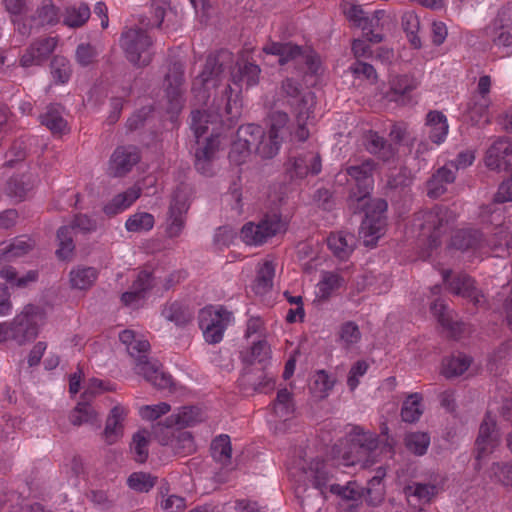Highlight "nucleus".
Segmentation results:
<instances>
[{
	"label": "nucleus",
	"instance_id": "20",
	"mask_svg": "<svg viewBox=\"0 0 512 512\" xmlns=\"http://www.w3.org/2000/svg\"><path fill=\"white\" fill-rule=\"evenodd\" d=\"M491 212V220L490 224L495 225V233L491 239L488 240V245L491 247V250L494 252L503 251L508 252L509 248L512 246V234L509 231L508 227L503 225L504 216L501 212H497L496 210L491 211L484 210L483 213Z\"/></svg>",
	"mask_w": 512,
	"mask_h": 512
},
{
	"label": "nucleus",
	"instance_id": "23",
	"mask_svg": "<svg viewBox=\"0 0 512 512\" xmlns=\"http://www.w3.org/2000/svg\"><path fill=\"white\" fill-rule=\"evenodd\" d=\"M126 415L127 410L121 405H116L111 409L103 432L107 444H114L123 436V421Z\"/></svg>",
	"mask_w": 512,
	"mask_h": 512
},
{
	"label": "nucleus",
	"instance_id": "57",
	"mask_svg": "<svg viewBox=\"0 0 512 512\" xmlns=\"http://www.w3.org/2000/svg\"><path fill=\"white\" fill-rule=\"evenodd\" d=\"M329 490L332 494L338 495L344 500L358 501L363 496V489L356 482H348L345 486L331 484Z\"/></svg>",
	"mask_w": 512,
	"mask_h": 512
},
{
	"label": "nucleus",
	"instance_id": "13",
	"mask_svg": "<svg viewBox=\"0 0 512 512\" xmlns=\"http://www.w3.org/2000/svg\"><path fill=\"white\" fill-rule=\"evenodd\" d=\"M442 280L447 289L458 296L472 302L474 306H480L485 302L484 295L475 286L472 277L465 273L454 274L451 270H441Z\"/></svg>",
	"mask_w": 512,
	"mask_h": 512
},
{
	"label": "nucleus",
	"instance_id": "31",
	"mask_svg": "<svg viewBox=\"0 0 512 512\" xmlns=\"http://www.w3.org/2000/svg\"><path fill=\"white\" fill-rule=\"evenodd\" d=\"M490 105V98L477 97L473 95L467 103L466 108L467 115L471 122L475 125L488 123Z\"/></svg>",
	"mask_w": 512,
	"mask_h": 512
},
{
	"label": "nucleus",
	"instance_id": "1",
	"mask_svg": "<svg viewBox=\"0 0 512 512\" xmlns=\"http://www.w3.org/2000/svg\"><path fill=\"white\" fill-rule=\"evenodd\" d=\"M370 193L351 188L347 197V207L351 214L365 212L359 228V238L367 247H374L381 237V230L384 228V200L376 199L369 201Z\"/></svg>",
	"mask_w": 512,
	"mask_h": 512
},
{
	"label": "nucleus",
	"instance_id": "30",
	"mask_svg": "<svg viewBox=\"0 0 512 512\" xmlns=\"http://www.w3.org/2000/svg\"><path fill=\"white\" fill-rule=\"evenodd\" d=\"M389 85L390 91L386 93V98L389 97L391 101H399V99L402 98V102L404 103V98L417 87V82L413 76L403 74L392 76Z\"/></svg>",
	"mask_w": 512,
	"mask_h": 512
},
{
	"label": "nucleus",
	"instance_id": "38",
	"mask_svg": "<svg viewBox=\"0 0 512 512\" xmlns=\"http://www.w3.org/2000/svg\"><path fill=\"white\" fill-rule=\"evenodd\" d=\"M282 141L276 134L271 135L264 132V136L255 147L254 153L261 159H272L278 154Z\"/></svg>",
	"mask_w": 512,
	"mask_h": 512
},
{
	"label": "nucleus",
	"instance_id": "28",
	"mask_svg": "<svg viewBox=\"0 0 512 512\" xmlns=\"http://www.w3.org/2000/svg\"><path fill=\"white\" fill-rule=\"evenodd\" d=\"M426 125L429 127V138L433 143L440 145L446 140L449 124L442 112L430 111L426 116Z\"/></svg>",
	"mask_w": 512,
	"mask_h": 512
},
{
	"label": "nucleus",
	"instance_id": "14",
	"mask_svg": "<svg viewBox=\"0 0 512 512\" xmlns=\"http://www.w3.org/2000/svg\"><path fill=\"white\" fill-rule=\"evenodd\" d=\"M233 63V54L226 49H220L215 53L209 54L203 71L196 78V83L200 85L212 83V86L216 87L223 73L227 69H231Z\"/></svg>",
	"mask_w": 512,
	"mask_h": 512
},
{
	"label": "nucleus",
	"instance_id": "47",
	"mask_svg": "<svg viewBox=\"0 0 512 512\" xmlns=\"http://www.w3.org/2000/svg\"><path fill=\"white\" fill-rule=\"evenodd\" d=\"M263 136L264 130L257 124L241 125L237 130V137L253 151Z\"/></svg>",
	"mask_w": 512,
	"mask_h": 512
},
{
	"label": "nucleus",
	"instance_id": "3",
	"mask_svg": "<svg viewBox=\"0 0 512 512\" xmlns=\"http://www.w3.org/2000/svg\"><path fill=\"white\" fill-rule=\"evenodd\" d=\"M455 214L443 205H435L428 210L415 213L413 230H418V238L425 246L423 258L431 257L432 251L441 245L442 236L451 228Z\"/></svg>",
	"mask_w": 512,
	"mask_h": 512
},
{
	"label": "nucleus",
	"instance_id": "60",
	"mask_svg": "<svg viewBox=\"0 0 512 512\" xmlns=\"http://www.w3.org/2000/svg\"><path fill=\"white\" fill-rule=\"evenodd\" d=\"M0 276L9 283H15L17 287H25L28 283L36 281L38 273L36 271H29L23 277L17 278L16 270L7 266L1 269Z\"/></svg>",
	"mask_w": 512,
	"mask_h": 512
},
{
	"label": "nucleus",
	"instance_id": "8",
	"mask_svg": "<svg viewBox=\"0 0 512 512\" xmlns=\"http://www.w3.org/2000/svg\"><path fill=\"white\" fill-rule=\"evenodd\" d=\"M283 167L285 180L292 184H299L308 175H318L321 172L322 160L320 154L307 152L289 157Z\"/></svg>",
	"mask_w": 512,
	"mask_h": 512
},
{
	"label": "nucleus",
	"instance_id": "39",
	"mask_svg": "<svg viewBox=\"0 0 512 512\" xmlns=\"http://www.w3.org/2000/svg\"><path fill=\"white\" fill-rule=\"evenodd\" d=\"M73 227L62 226L57 231L58 249L56 255L61 260H66L71 257L75 249L73 241Z\"/></svg>",
	"mask_w": 512,
	"mask_h": 512
},
{
	"label": "nucleus",
	"instance_id": "9",
	"mask_svg": "<svg viewBox=\"0 0 512 512\" xmlns=\"http://www.w3.org/2000/svg\"><path fill=\"white\" fill-rule=\"evenodd\" d=\"M285 226L280 214H267L257 225L246 223L241 229V238L248 245H260L284 231Z\"/></svg>",
	"mask_w": 512,
	"mask_h": 512
},
{
	"label": "nucleus",
	"instance_id": "12",
	"mask_svg": "<svg viewBox=\"0 0 512 512\" xmlns=\"http://www.w3.org/2000/svg\"><path fill=\"white\" fill-rule=\"evenodd\" d=\"M262 51L266 54L279 56V64L284 65L289 61H296L298 64L304 63L307 67L306 73L315 74L318 69V63L314 56L305 54L301 46L288 43L271 42L266 44Z\"/></svg>",
	"mask_w": 512,
	"mask_h": 512
},
{
	"label": "nucleus",
	"instance_id": "32",
	"mask_svg": "<svg viewBox=\"0 0 512 512\" xmlns=\"http://www.w3.org/2000/svg\"><path fill=\"white\" fill-rule=\"evenodd\" d=\"M472 359L464 354L446 357L442 361L441 374L447 378H454L462 375L471 365Z\"/></svg>",
	"mask_w": 512,
	"mask_h": 512
},
{
	"label": "nucleus",
	"instance_id": "26",
	"mask_svg": "<svg viewBox=\"0 0 512 512\" xmlns=\"http://www.w3.org/2000/svg\"><path fill=\"white\" fill-rule=\"evenodd\" d=\"M214 112L215 115L213 114V112H209L208 110L195 109L191 112L190 128L197 139H199L201 136L207 133L208 124L212 122V118L217 116L220 117L223 122L227 123L228 128H231L229 126V122L227 121L224 111L220 112L219 105L215 106Z\"/></svg>",
	"mask_w": 512,
	"mask_h": 512
},
{
	"label": "nucleus",
	"instance_id": "56",
	"mask_svg": "<svg viewBox=\"0 0 512 512\" xmlns=\"http://www.w3.org/2000/svg\"><path fill=\"white\" fill-rule=\"evenodd\" d=\"M200 328L207 343L217 344L223 339L226 322H200Z\"/></svg>",
	"mask_w": 512,
	"mask_h": 512
},
{
	"label": "nucleus",
	"instance_id": "58",
	"mask_svg": "<svg viewBox=\"0 0 512 512\" xmlns=\"http://www.w3.org/2000/svg\"><path fill=\"white\" fill-rule=\"evenodd\" d=\"M383 477L384 472H382V475H376L368 481L366 500L373 506L381 504L384 499V486H382Z\"/></svg>",
	"mask_w": 512,
	"mask_h": 512
},
{
	"label": "nucleus",
	"instance_id": "36",
	"mask_svg": "<svg viewBox=\"0 0 512 512\" xmlns=\"http://www.w3.org/2000/svg\"><path fill=\"white\" fill-rule=\"evenodd\" d=\"M212 458L223 466H227L231 461L232 447L230 437L226 434L216 437L210 446Z\"/></svg>",
	"mask_w": 512,
	"mask_h": 512
},
{
	"label": "nucleus",
	"instance_id": "42",
	"mask_svg": "<svg viewBox=\"0 0 512 512\" xmlns=\"http://www.w3.org/2000/svg\"><path fill=\"white\" fill-rule=\"evenodd\" d=\"M158 482V477L147 472H134L127 479L130 489L139 492H149Z\"/></svg>",
	"mask_w": 512,
	"mask_h": 512
},
{
	"label": "nucleus",
	"instance_id": "24",
	"mask_svg": "<svg viewBox=\"0 0 512 512\" xmlns=\"http://www.w3.org/2000/svg\"><path fill=\"white\" fill-rule=\"evenodd\" d=\"M375 163L373 160H366L360 165L349 166L347 174L355 181V189L365 193H371L373 184V171Z\"/></svg>",
	"mask_w": 512,
	"mask_h": 512
},
{
	"label": "nucleus",
	"instance_id": "34",
	"mask_svg": "<svg viewBox=\"0 0 512 512\" xmlns=\"http://www.w3.org/2000/svg\"><path fill=\"white\" fill-rule=\"evenodd\" d=\"M36 27L55 25L58 22V8L52 0H43L34 15L30 17Z\"/></svg>",
	"mask_w": 512,
	"mask_h": 512
},
{
	"label": "nucleus",
	"instance_id": "15",
	"mask_svg": "<svg viewBox=\"0 0 512 512\" xmlns=\"http://www.w3.org/2000/svg\"><path fill=\"white\" fill-rule=\"evenodd\" d=\"M499 443L494 418L487 414L479 428L476 439V468L480 469L481 462L491 454Z\"/></svg>",
	"mask_w": 512,
	"mask_h": 512
},
{
	"label": "nucleus",
	"instance_id": "4",
	"mask_svg": "<svg viewBox=\"0 0 512 512\" xmlns=\"http://www.w3.org/2000/svg\"><path fill=\"white\" fill-rule=\"evenodd\" d=\"M120 341L126 345L129 355L135 358L136 373L143 375L146 381L159 390L171 389L172 376L161 370L162 365L157 361H151L146 353L150 349V343L145 339H136L133 330H123L119 334Z\"/></svg>",
	"mask_w": 512,
	"mask_h": 512
},
{
	"label": "nucleus",
	"instance_id": "6",
	"mask_svg": "<svg viewBox=\"0 0 512 512\" xmlns=\"http://www.w3.org/2000/svg\"><path fill=\"white\" fill-rule=\"evenodd\" d=\"M120 46L124 50L127 60L137 67H145L152 60L149 49L152 40L142 28H129L120 38Z\"/></svg>",
	"mask_w": 512,
	"mask_h": 512
},
{
	"label": "nucleus",
	"instance_id": "29",
	"mask_svg": "<svg viewBox=\"0 0 512 512\" xmlns=\"http://www.w3.org/2000/svg\"><path fill=\"white\" fill-rule=\"evenodd\" d=\"M188 204L184 198L175 195L169 207V223L167 233L169 237H176L180 234L184 227L183 214L188 210Z\"/></svg>",
	"mask_w": 512,
	"mask_h": 512
},
{
	"label": "nucleus",
	"instance_id": "44",
	"mask_svg": "<svg viewBox=\"0 0 512 512\" xmlns=\"http://www.w3.org/2000/svg\"><path fill=\"white\" fill-rule=\"evenodd\" d=\"M90 17V8L87 4H80L78 7H68L64 16V24L71 28L83 26Z\"/></svg>",
	"mask_w": 512,
	"mask_h": 512
},
{
	"label": "nucleus",
	"instance_id": "33",
	"mask_svg": "<svg viewBox=\"0 0 512 512\" xmlns=\"http://www.w3.org/2000/svg\"><path fill=\"white\" fill-rule=\"evenodd\" d=\"M202 421L200 409L197 407H182L177 414L170 415L165 419L164 427L172 428L175 425L180 427L192 426Z\"/></svg>",
	"mask_w": 512,
	"mask_h": 512
},
{
	"label": "nucleus",
	"instance_id": "45",
	"mask_svg": "<svg viewBox=\"0 0 512 512\" xmlns=\"http://www.w3.org/2000/svg\"><path fill=\"white\" fill-rule=\"evenodd\" d=\"M402 27L407 34L409 42L414 48H420L421 40L418 36L420 21L416 13L408 11L402 16Z\"/></svg>",
	"mask_w": 512,
	"mask_h": 512
},
{
	"label": "nucleus",
	"instance_id": "53",
	"mask_svg": "<svg viewBox=\"0 0 512 512\" xmlns=\"http://www.w3.org/2000/svg\"><path fill=\"white\" fill-rule=\"evenodd\" d=\"M33 246V241L25 238H15L11 242H6L5 256L7 261L27 254L33 249Z\"/></svg>",
	"mask_w": 512,
	"mask_h": 512
},
{
	"label": "nucleus",
	"instance_id": "21",
	"mask_svg": "<svg viewBox=\"0 0 512 512\" xmlns=\"http://www.w3.org/2000/svg\"><path fill=\"white\" fill-rule=\"evenodd\" d=\"M512 155V140L500 137L488 148L485 164L491 170H500L507 165V157Z\"/></svg>",
	"mask_w": 512,
	"mask_h": 512
},
{
	"label": "nucleus",
	"instance_id": "62",
	"mask_svg": "<svg viewBox=\"0 0 512 512\" xmlns=\"http://www.w3.org/2000/svg\"><path fill=\"white\" fill-rule=\"evenodd\" d=\"M55 38L48 37L41 40H37L30 45V49L37 57V60L42 63L46 60L56 47Z\"/></svg>",
	"mask_w": 512,
	"mask_h": 512
},
{
	"label": "nucleus",
	"instance_id": "11",
	"mask_svg": "<svg viewBox=\"0 0 512 512\" xmlns=\"http://www.w3.org/2000/svg\"><path fill=\"white\" fill-rule=\"evenodd\" d=\"M486 32L501 57L512 55V8L503 7Z\"/></svg>",
	"mask_w": 512,
	"mask_h": 512
},
{
	"label": "nucleus",
	"instance_id": "2",
	"mask_svg": "<svg viewBox=\"0 0 512 512\" xmlns=\"http://www.w3.org/2000/svg\"><path fill=\"white\" fill-rule=\"evenodd\" d=\"M378 445L379 441L376 435L364 432L359 426H354L347 434L345 442L333 447L332 454L339 460V465L360 464L362 468H366L376 463Z\"/></svg>",
	"mask_w": 512,
	"mask_h": 512
},
{
	"label": "nucleus",
	"instance_id": "41",
	"mask_svg": "<svg viewBox=\"0 0 512 512\" xmlns=\"http://www.w3.org/2000/svg\"><path fill=\"white\" fill-rule=\"evenodd\" d=\"M40 119L41 123L54 134L63 133L67 127V122L58 106H49Z\"/></svg>",
	"mask_w": 512,
	"mask_h": 512
},
{
	"label": "nucleus",
	"instance_id": "25",
	"mask_svg": "<svg viewBox=\"0 0 512 512\" xmlns=\"http://www.w3.org/2000/svg\"><path fill=\"white\" fill-rule=\"evenodd\" d=\"M455 178V171L449 165L439 168L427 181V195L430 198L440 197L446 192L447 185L453 183Z\"/></svg>",
	"mask_w": 512,
	"mask_h": 512
},
{
	"label": "nucleus",
	"instance_id": "16",
	"mask_svg": "<svg viewBox=\"0 0 512 512\" xmlns=\"http://www.w3.org/2000/svg\"><path fill=\"white\" fill-rule=\"evenodd\" d=\"M414 137L408 132L405 123H395L389 133V139H386V164L389 157L400 159L411 153Z\"/></svg>",
	"mask_w": 512,
	"mask_h": 512
},
{
	"label": "nucleus",
	"instance_id": "5",
	"mask_svg": "<svg viewBox=\"0 0 512 512\" xmlns=\"http://www.w3.org/2000/svg\"><path fill=\"white\" fill-rule=\"evenodd\" d=\"M260 72V67L250 62L237 63L236 67L231 70L233 86L230 84L226 86L221 99V101H225L224 113L230 127L235 126L242 116L243 86L249 88L256 85L259 82Z\"/></svg>",
	"mask_w": 512,
	"mask_h": 512
},
{
	"label": "nucleus",
	"instance_id": "50",
	"mask_svg": "<svg viewBox=\"0 0 512 512\" xmlns=\"http://www.w3.org/2000/svg\"><path fill=\"white\" fill-rule=\"evenodd\" d=\"M96 417L97 413L90 404L80 402L72 410L69 419L73 425L80 426L84 423H93Z\"/></svg>",
	"mask_w": 512,
	"mask_h": 512
},
{
	"label": "nucleus",
	"instance_id": "49",
	"mask_svg": "<svg viewBox=\"0 0 512 512\" xmlns=\"http://www.w3.org/2000/svg\"><path fill=\"white\" fill-rule=\"evenodd\" d=\"M406 497L410 502L416 499L421 503H428L436 494V486L431 484L415 483L405 489Z\"/></svg>",
	"mask_w": 512,
	"mask_h": 512
},
{
	"label": "nucleus",
	"instance_id": "19",
	"mask_svg": "<svg viewBox=\"0 0 512 512\" xmlns=\"http://www.w3.org/2000/svg\"><path fill=\"white\" fill-rule=\"evenodd\" d=\"M140 160L134 147H118L111 156L109 174L113 177H122L131 171Z\"/></svg>",
	"mask_w": 512,
	"mask_h": 512
},
{
	"label": "nucleus",
	"instance_id": "7",
	"mask_svg": "<svg viewBox=\"0 0 512 512\" xmlns=\"http://www.w3.org/2000/svg\"><path fill=\"white\" fill-rule=\"evenodd\" d=\"M347 19L362 29L365 38L371 43H380L383 40V28L379 21L384 16L382 10H376L370 18L361 5L347 3L343 8Z\"/></svg>",
	"mask_w": 512,
	"mask_h": 512
},
{
	"label": "nucleus",
	"instance_id": "55",
	"mask_svg": "<svg viewBox=\"0 0 512 512\" xmlns=\"http://www.w3.org/2000/svg\"><path fill=\"white\" fill-rule=\"evenodd\" d=\"M301 506L308 512H317L326 499L325 492H315L310 488H305L303 494L299 496Z\"/></svg>",
	"mask_w": 512,
	"mask_h": 512
},
{
	"label": "nucleus",
	"instance_id": "40",
	"mask_svg": "<svg viewBox=\"0 0 512 512\" xmlns=\"http://www.w3.org/2000/svg\"><path fill=\"white\" fill-rule=\"evenodd\" d=\"M407 450L414 455L422 456L427 452L430 445V436L426 432H409L404 437Z\"/></svg>",
	"mask_w": 512,
	"mask_h": 512
},
{
	"label": "nucleus",
	"instance_id": "10",
	"mask_svg": "<svg viewBox=\"0 0 512 512\" xmlns=\"http://www.w3.org/2000/svg\"><path fill=\"white\" fill-rule=\"evenodd\" d=\"M184 66L180 62L169 65L163 87L167 99V111L178 114L184 105Z\"/></svg>",
	"mask_w": 512,
	"mask_h": 512
},
{
	"label": "nucleus",
	"instance_id": "27",
	"mask_svg": "<svg viewBox=\"0 0 512 512\" xmlns=\"http://www.w3.org/2000/svg\"><path fill=\"white\" fill-rule=\"evenodd\" d=\"M451 247L461 251L480 250L483 246L482 234L474 229H459L451 238Z\"/></svg>",
	"mask_w": 512,
	"mask_h": 512
},
{
	"label": "nucleus",
	"instance_id": "43",
	"mask_svg": "<svg viewBox=\"0 0 512 512\" xmlns=\"http://www.w3.org/2000/svg\"><path fill=\"white\" fill-rule=\"evenodd\" d=\"M316 96L313 92L304 94L295 104V116L297 123L307 124L313 115Z\"/></svg>",
	"mask_w": 512,
	"mask_h": 512
},
{
	"label": "nucleus",
	"instance_id": "54",
	"mask_svg": "<svg viewBox=\"0 0 512 512\" xmlns=\"http://www.w3.org/2000/svg\"><path fill=\"white\" fill-rule=\"evenodd\" d=\"M289 116L287 113L282 111H273L269 114V130L267 133L274 135L280 139H284L285 134L288 131Z\"/></svg>",
	"mask_w": 512,
	"mask_h": 512
},
{
	"label": "nucleus",
	"instance_id": "63",
	"mask_svg": "<svg viewBox=\"0 0 512 512\" xmlns=\"http://www.w3.org/2000/svg\"><path fill=\"white\" fill-rule=\"evenodd\" d=\"M343 278L336 273L327 272L323 279L318 284L320 298L327 300L331 291L339 288L342 285Z\"/></svg>",
	"mask_w": 512,
	"mask_h": 512
},
{
	"label": "nucleus",
	"instance_id": "37",
	"mask_svg": "<svg viewBox=\"0 0 512 512\" xmlns=\"http://www.w3.org/2000/svg\"><path fill=\"white\" fill-rule=\"evenodd\" d=\"M98 277L93 267H78L70 272V283L73 288L85 290L90 288Z\"/></svg>",
	"mask_w": 512,
	"mask_h": 512
},
{
	"label": "nucleus",
	"instance_id": "52",
	"mask_svg": "<svg viewBox=\"0 0 512 512\" xmlns=\"http://www.w3.org/2000/svg\"><path fill=\"white\" fill-rule=\"evenodd\" d=\"M149 437L146 430L138 431L133 435L131 450L134 452V459L138 463H144L148 458Z\"/></svg>",
	"mask_w": 512,
	"mask_h": 512
},
{
	"label": "nucleus",
	"instance_id": "46",
	"mask_svg": "<svg viewBox=\"0 0 512 512\" xmlns=\"http://www.w3.org/2000/svg\"><path fill=\"white\" fill-rule=\"evenodd\" d=\"M421 400L422 397L418 393L408 396L401 409V417L403 421L413 423L420 418L422 415Z\"/></svg>",
	"mask_w": 512,
	"mask_h": 512
},
{
	"label": "nucleus",
	"instance_id": "18",
	"mask_svg": "<svg viewBox=\"0 0 512 512\" xmlns=\"http://www.w3.org/2000/svg\"><path fill=\"white\" fill-rule=\"evenodd\" d=\"M38 332L37 322H0V343L11 339L23 345L34 340Z\"/></svg>",
	"mask_w": 512,
	"mask_h": 512
},
{
	"label": "nucleus",
	"instance_id": "48",
	"mask_svg": "<svg viewBox=\"0 0 512 512\" xmlns=\"http://www.w3.org/2000/svg\"><path fill=\"white\" fill-rule=\"evenodd\" d=\"M339 341L346 350L353 348L361 339V332L355 322H345L338 332Z\"/></svg>",
	"mask_w": 512,
	"mask_h": 512
},
{
	"label": "nucleus",
	"instance_id": "61",
	"mask_svg": "<svg viewBox=\"0 0 512 512\" xmlns=\"http://www.w3.org/2000/svg\"><path fill=\"white\" fill-rule=\"evenodd\" d=\"M440 324V332L447 338L460 340L469 334L465 322H440Z\"/></svg>",
	"mask_w": 512,
	"mask_h": 512
},
{
	"label": "nucleus",
	"instance_id": "35",
	"mask_svg": "<svg viewBox=\"0 0 512 512\" xmlns=\"http://www.w3.org/2000/svg\"><path fill=\"white\" fill-rule=\"evenodd\" d=\"M275 267L271 261H265L257 271V276L253 285L256 294L264 295L273 287V278Z\"/></svg>",
	"mask_w": 512,
	"mask_h": 512
},
{
	"label": "nucleus",
	"instance_id": "22",
	"mask_svg": "<svg viewBox=\"0 0 512 512\" xmlns=\"http://www.w3.org/2000/svg\"><path fill=\"white\" fill-rule=\"evenodd\" d=\"M357 238L350 233H331L327 245L333 255L340 260H347L357 245Z\"/></svg>",
	"mask_w": 512,
	"mask_h": 512
},
{
	"label": "nucleus",
	"instance_id": "64",
	"mask_svg": "<svg viewBox=\"0 0 512 512\" xmlns=\"http://www.w3.org/2000/svg\"><path fill=\"white\" fill-rule=\"evenodd\" d=\"M386 178V186L391 188L407 186L411 182V171L404 166H400L399 168H394L388 174L386 173Z\"/></svg>",
	"mask_w": 512,
	"mask_h": 512
},
{
	"label": "nucleus",
	"instance_id": "59",
	"mask_svg": "<svg viewBox=\"0 0 512 512\" xmlns=\"http://www.w3.org/2000/svg\"><path fill=\"white\" fill-rule=\"evenodd\" d=\"M154 225V217L149 213H136L126 221V229L131 232L150 230Z\"/></svg>",
	"mask_w": 512,
	"mask_h": 512
},
{
	"label": "nucleus",
	"instance_id": "17",
	"mask_svg": "<svg viewBox=\"0 0 512 512\" xmlns=\"http://www.w3.org/2000/svg\"><path fill=\"white\" fill-rule=\"evenodd\" d=\"M221 141L219 134H211L202 143L197 140L194 152V166L203 175L212 174V164L220 151Z\"/></svg>",
	"mask_w": 512,
	"mask_h": 512
},
{
	"label": "nucleus",
	"instance_id": "51",
	"mask_svg": "<svg viewBox=\"0 0 512 512\" xmlns=\"http://www.w3.org/2000/svg\"><path fill=\"white\" fill-rule=\"evenodd\" d=\"M171 447L176 454L187 455L195 450L193 436L188 431H178L172 435Z\"/></svg>",
	"mask_w": 512,
	"mask_h": 512
}]
</instances>
